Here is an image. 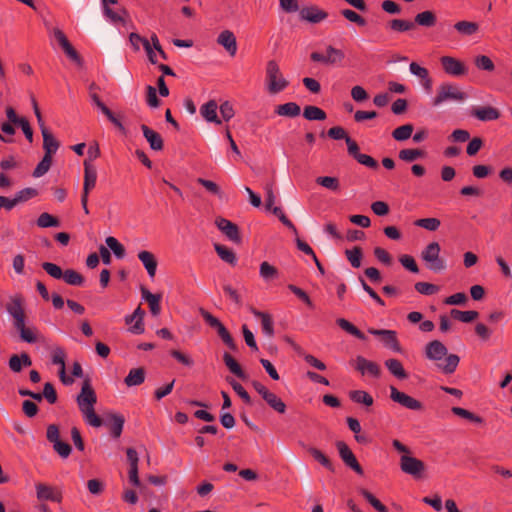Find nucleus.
Masks as SVG:
<instances>
[{"instance_id":"1","label":"nucleus","mask_w":512,"mask_h":512,"mask_svg":"<svg viewBox=\"0 0 512 512\" xmlns=\"http://www.w3.org/2000/svg\"><path fill=\"white\" fill-rule=\"evenodd\" d=\"M425 356L433 362L444 374H452L459 365L460 358L456 354H448V349L439 340L429 342L425 347Z\"/></svg>"},{"instance_id":"2","label":"nucleus","mask_w":512,"mask_h":512,"mask_svg":"<svg viewBox=\"0 0 512 512\" xmlns=\"http://www.w3.org/2000/svg\"><path fill=\"white\" fill-rule=\"evenodd\" d=\"M76 401L84 420L93 427H100L102 420L96 415L94 410L97 397L89 381L83 383L81 392L77 396Z\"/></svg>"},{"instance_id":"3","label":"nucleus","mask_w":512,"mask_h":512,"mask_svg":"<svg viewBox=\"0 0 512 512\" xmlns=\"http://www.w3.org/2000/svg\"><path fill=\"white\" fill-rule=\"evenodd\" d=\"M289 85V81L284 77L278 63L275 60H269L265 68V87L269 94L275 95L284 91Z\"/></svg>"},{"instance_id":"4","label":"nucleus","mask_w":512,"mask_h":512,"mask_svg":"<svg viewBox=\"0 0 512 512\" xmlns=\"http://www.w3.org/2000/svg\"><path fill=\"white\" fill-rule=\"evenodd\" d=\"M468 98L467 94L453 83H442L437 88V93L432 99V106L439 107L445 102L455 101L462 102Z\"/></svg>"},{"instance_id":"5","label":"nucleus","mask_w":512,"mask_h":512,"mask_svg":"<svg viewBox=\"0 0 512 512\" xmlns=\"http://www.w3.org/2000/svg\"><path fill=\"white\" fill-rule=\"evenodd\" d=\"M440 245L438 242L429 243L421 252V258L426 263L428 269L439 272L445 269V263L440 258Z\"/></svg>"},{"instance_id":"6","label":"nucleus","mask_w":512,"mask_h":512,"mask_svg":"<svg viewBox=\"0 0 512 512\" xmlns=\"http://www.w3.org/2000/svg\"><path fill=\"white\" fill-rule=\"evenodd\" d=\"M98 86L95 83H91L89 86V96L92 103L109 119V121L117 127L121 132L125 133L126 129L123 124L114 116L111 110L100 100L96 91Z\"/></svg>"},{"instance_id":"7","label":"nucleus","mask_w":512,"mask_h":512,"mask_svg":"<svg viewBox=\"0 0 512 512\" xmlns=\"http://www.w3.org/2000/svg\"><path fill=\"white\" fill-rule=\"evenodd\" d=\"M6 311L11 316L13 320V325L16 323H20L24 319H26L25 310H24V298L21 294L16 293L9 297L8 302L6 303Z\"/></svg>"},{"instance_id":"8","label":"nucleus","mask_w":512,"mask_h":512,"mask_svg":"<svg viewBox=\"0 0 512 512\" xmlns=\"http://www.w3.org/2000/svg\"><path fill=\"white\" fill-rule=\"evenodd\" d=\"M400 468L402 472L414 478H420L425 470V464L415 457L402 455L400 458Z\"/></svg>"},{"instance_id":"9","label":"nucleus","mask_w":512,"mask_h":512,"mask_svg":"<svg viewBox=\"0 0 512 512\" xmlns=\"http://www.w3.org/2000/svg\"><path fill=\"white\" fill-rule=\"evenodd\" d=\"M390 398L393 402L414 411L422 410L423 405L417 399L409 396L408 394L399 391L394 386H390Z\"/></svg>"},{"instance_id":"10","label":"nucleus","mask_w":512,"mask_h":512,"mask_svg":"<svg viewBox=\"0 0 512 512\" xmlns=\"http://www.w3.org/2000/svg\"><path fill=\"white\" fill-rule=\"evenodd\" d=\"M36 497L39 501H52L60 503L62 501V491L55 486L45 483L35 484Z\"/></svg>"},{"instance_id":"11","label":"nucleus","mask_w":512,"mask_h":512,"mask_svg":"<svg viewBox=\"0 0 512 512\" xmlns=\"http://www.w3.org/2000/svg\"><path fill=\"white\" fill-rule=\"evenodd\" d=\"M441 66L444 72L453 77H460L467 73L466 65L452 56H443L440 58Z\"/></svg>"},{"instance_id":"12","label":"nucleus","mask_w":512,"mask_h":512,"mask_svg":"<svg viewBox=\"0 0 512 512\" xmlns=\"http://www.w3.org/2000/svg\"><path fill=\"white\" fill-rule=\"evenodd\" d=\"M336 447L342 461L353 471H355L358 475H362L363 469L358 463L355 455L353 454L349 446L343 441H337Z\"/></svg>"},{"instance_id":"13","label":"nucleus","mask_w":512,"mask_h":512,"mask_svg":"<svg viewBox=\"0 0 512 512\" xmlns=\"http://www.w3.org/2000/svg\"><path fill=\"white\" fill-rule=\"evenodd\" d=\"M368 332L371 335L381 337V340L385 347L389 348L394 352H401V346L398 342L396 331L370 328Z\"/></svg>"},{"instance_id":"14","label":"nucleus","mask_w":512,"mask_h":512,"mask_svg":"<svg viewBox=\"0 0 512 512\" xmlns=\"http://www.w3.org/2000/svg\"><path fill=\"white\" fill-rule=\"evenodd\" d=\"M65 359L66 352L62 347L55 346L52 348L51 362L54 365L59 366V377L63 384L70 385L73 383V379L66 376Z\"/></svg>"},{"instance_id":"15","label":"nucleus","mask_w":512,"mask_h":512,"mask_svg":"<svg viewBox=\"0 0 512 512\" xmlns=\"http://www.w3.org/2000/svg\"><path fill=\"white\" fill-rule=\"evenodd\" d=\"M354 363L355 369L363 376L369 375L374 378H379L381 375L380 366L376 362L370 361L363 356H357Z\"/></svg>"},{"instance_id":"16","label":"nucleus","mask_w":512,"mask_h":512,"mask_svg":"<svg viewBox=\"0 0 512 512\" xmlns=\"http://www.w3.org/2000/svg\"><path fill=\"white\" fill-rule=\"evenodd\" d=\"M216 225L218 229L226 235V237L236 243L239 244L241 242V237L239 234L238 227L232 223L231 221L225 219V218H218L216 220Z\"/></svg>"},{"instance_id":"17","label":"nucleus","mask_w":512,"mask_h":512,"mask_svg":"<svg viewBox=\"0 0 512 512\" xmlns=\"http://www.w3.org/2000/svg\"><path fill=\"white\" fill-rule=\"evenodd\" d=\"M144 314L145 312L141 309V307H137L131 315L125 316L124 320L126 324H131L132 321H135V324L128 329L130 333L135 335L144 333Z\"/></svg>"},{"instance_id":"18","label":"nucleus","mask_w":512,"mask_h":512,"mask_svg":"<svg viewBox=\"0 0 512 512\" xmlns=\"http://www.w3.org/2000/svg\"><path fill=\"white\" fill-rule=\"evenodd\" d=\"M217 43L221 45L230 56H235L237 52V41L234 33L230 30L222 31L217 37Z\"/></svg>"},{"instance_id":"19","label":"nucleus","mask_w":512,"mask_h":512,"mask_svg":"<svg viewBox=\"0 0 512 512\" xmlns=\"http://www.w3.org/2000/svg\"><path fill=\"white\" fill-rule=\"evenodd\" d=\"M32 360L27 353L13 354L8 360L9 369L14 373L21 372L24 368L30 367Z\"/></svg>"},{"instance_id":"20","label":"nucleus","mask_w":512,"mask_h":512,"mask_svg":"<svg viewBox=\"0 0 512 512\" xmlns=\"http://www.w3.org/2000/svg\"><path fill=\"white\" fill-rule=\"evenodd\" d=\"M217 109H218V105H217L216 101L210 100L201 106L200 114L207 122H211V123L220 125L222 123V121L217 115Z\"/></svg>"},{"instance_id":"21","label":"nucleus","mask_w":512,"mask_h":512,"mask_svg":"<svg viewBox=\"0 0 512 512\" xmlns=\"http://www.w3.org/2000/svg\"><path fill=\"white\" fill-rule=\"evenodd\" d=\"M97 181L96 168L90 163L89 160L84 161V183L83 189L85 192L91 191L95 188Z\"/></svg>"},{"instance_id":"22","label":"nucleus","mask_w":512,"mask_h":512,"mask_svg":"<svg viewBox=\"0 0 512 512\" xmlns=\"http://www.w3.org/2000/svg\"><path fill=\"white\" fill-rule=\"evenodd\" d=\"M138 259L146 269L149 277L153 278L157 270V260L153 253L142 250L138 253Z\"/></svg>"},{"instance_id":"23","label":"nucleus","mask_w":512,"mask_h":512,"mask_svg":"<svg viewBox=\"0 0 512 512\" xmlns=\"http://www.w3.org/2000/svg\"><path fill=\"white\" fill-rule=\"evenodd\" d=\"M25 320L13 325L19 332L20 338L27 343H35L38 340V331L35 327H27Z\"/></svg>"},{"instance_id":"24","label":"nucleus","mask_w":512,"mask_h":512,"mask_svg":"<svg viewBox=\"0 0 512 512\" xmlns=\"http://www.w3.org/2000/svg\"><path fill=\"white\" fill-rule=\"evenodd\" d=\"M141 130L143 132V135L147 142L149 143V146L152 150L160 151L163 149V140L160 134L155 132L154 130L150 129L146 125L141 126Z\"/></svg>"},{"instance_id":"25","label":"nucleus","mask_w":512,"mask_h":512,"mask_svg":"<svg viewBox=\"0 0 512 512\" xmlns=\"http://www.w3.org/2000/svg\"><path fill=\"white\" fill-rule=\"evenodd\" d=\"M301 19L310 23H319L328 17V14L317 7L303 9L300 13Z\"/></svg>"},{"instance_id":"26","label":"nucleus","mask_w":512,"mask_h":512,"mask_svg":"<svg viewBox=\"0 0 512 512\" xmlns=\"http://www.w3.org/2000/svg\"><path fill=\"white\" fill-rule=\"evenodd\" d=\"M252 313L261 321L262 331L267 337L274 336V323L270 314L253 309Z\"/></svg>"},{"instance_id":"27","label":"nucleus","mask_w":512,"mask_h":512,"mask_svg":"<svg viewBox=\"0 0 512 512\" xmlns=\"http://www.w3.org/2000/svg\"><path fill=\"white\" fill-rule=\"evenodd\" d=\"M472 114L480 121H493L500 117V112L491 106L476 108Z\"/></svg>"},{"instance_id":"28","label":"nucleus","mask_w":512,"mask_h":512,"mask_svg":"<svg viewBox=\"0 0 512 512\" xmlns=\"http://www.w3.org/2000/svg\"><path fill=\"white\" fill-rule=\"evenodd\" d=\"M142 298L145 301H147L152 315L158 316L161 311V308H160L161 295L153 294L149 290L142 288Z\"/></svg>"},{"instance_id":"29","label":"nucleus","mask_w":512,"mask_h":512,"mask_svg":"<svg viewBox=\"0 0 512 512\" xmlns=\"http://www.w3.org/2000/svg\"><path fill=\"white\" fill-rule=\"evenodd\" d=\"M43 136V149L45 151V155H50L52 157L59 148V142L55 139L53 134L49 131L41 132Z\"/></svg>"},{"instance_id":"30","label":"nucleus","mask_w":512,"mask_h":512,"mask_svg":"<svg viewBox=\"0 0 512 512\" xmlns=\"http://www.w3.org/2000/svg\"><path fill=\"white\" fill-rule=\"evenodd\" d=\"M437 22V17L434 12L430 10L422 11L416 14L414 24L422 27H433Z\"/></svg>"},{"instance_id":"31","label":"nucleus","mask_w":512,"mask_h":512,"mask_svg":"<svg viewBox=\"0 0 512 512\" xmlns=\"http://www.w3.org/2000/svg\"><path fill=\"white\" fill-rule=\"evenodd\" d=\"M385 366L389 372L398 379H406L408 377L402 363L397 359H388L385 361Z\"/></svg>"},{"instance_id":"32","label":"nucleus","mask_w":512,"mask_h":512,"mask_svg":"<svg viewBox=\"0 0 512 512\" xmlns=\"http://www.w3.org/2000/svg\"><path fill=\"white\" fill-rule=\"evenodd\" d=\"M350 399L357 403L362 404L366 407H370L374 403L373 397L364 390H353L349 392Z\"/></svg>"},{"instance_id":"33","label":"nucleus","mask_w":512,"mask_h":512,"mask_svg":"<svg viewBox=\"0 0 512 512\" xmlns=\"http://www.w3.org/2000/svg\"><path fill=\"white\" fill-rule=\"evenodd\" d=\"M275 112L279 116H285V117H296L300 115L301 109L298 104L295 102H288L282 105H279L276 107Z\"/></svg>"},{"instance_id":"34","label":"nucleus","mask_w":512,"mask_h":512,"mask_svg":"<svg viewBox=\"0 0 512 512\" xmlns=\"http://www.w3.org/2000/svg\"><path fill=\"white\" fill-rule=\"evenodd\" d=\"M145 380V371L143 368L131 369L128 375L125 377V384L129 387L138 386Z\"/></svg>"},{"instance_id":"35","label":"nucleus","mask_w":512,"mask_h":512,"mask_svg":"<svg viewBox=\"0 0 512 512\" xmlns=\"http://www.w3.org/2000/svg\"><path fill=\"white\" fill-rule=\"evenodd\" d=\"M214 248L221 260L231 265L236 264L237 258L232 249L221 244H214Z\"/></svg>"},{"instance_id":"36","label":"nucleus","mask_w":512,"mask_h":512,"mask_svg":"<svg viewBox=\"0 0 512 512\" xmlns=\"http://www.w3.org/2000/svg\"><path fill=\"white\" fill-rule=\"evenodd\" d=\"M303 116L309 121H323L327 117L325 111L313 105L304 108Z\"/></svg>"},{"instance_id":"37","label":"nucleus","mask_w":512,"mask_h":512,"mask_svg":"<svg viewBox=\"0 0 512 512\" xmlns=\"http://www.w3.org/2000/svg\"><path fill=\"white\" fill-rule=\"evenodd\" d=\"M344 57H345V55L342 50L337 49L333 46H328L326 48V54H325L326 65L340 64L343 61Z\"/></svg>"},{"instance_id":"38","label":"nucleus","mask_w":512,"mask_h":512,"mask_svg":"<svg viewBox=\"0 0 512 512\" xmlns=\"http://www.w3.org/2000/svg\"><path fill=\"white\" fill-rule=\"evenodd\" d=\"M259 274L264 281H271L279 276L277 268L266 261L260 264Z\"/></svg>"},{"instance_id":"39","label":"nucleus","mask_w":512,"mask_h":512,"mask_svg":"<svg viewBox=\"0 0 512 512\" xmlns=\"http://www.w3.org/2000/svg\"><path fill=\"white\" fill-rule=\"evenodd\" d=\"M454 28L460 34H462L464 36H470V35L475 34L478 31L479 26L475 22L459 21V22L455 23Z\"/></svg>"},{"instance_id":"40","label":"nucleus","mask_w":512,"mask_h":512,"mask_svg":"<svg viewBox=\"0 0 512 512\" xmlns=\"http://www.w3.org/2000/svg\"><path fill=\"white\" fill-rule=\"evenodd\" d=\"M263 399L272 409L278 413L282 414L286 411L285 403L273 392L270 391L267 395H265Z\"/></svg>"},{"instance_id":"41","label":"nucleus","mask_w":512,"mask_h":512,"mask_svg":"<svg viewBox=\"0 0 512 512\" xmlns=\"http://www.w3.org/2000/svg\"><path fill=\"white\" fill-rule=\"evenodd\" d=\"M105 243H106L108 249H110L114 253L116 258H118V259L124 258L125 248L115 237L108 236L105 239Z\"/></svg>"},{"instance_id":"42","label":"nucleus","mask_w":512,"mask_h":512,"mask_svg":"<svg viewBox=\"0 0 512 512\" xmlns=\"http://www.w3.org/2000/svg\"><path fill=\"white\" fill-rule=\"evenodd\" d=\"M389 27L395 32H407L415 27L414 22L404 19H392L389 22Z\"/></svg>"},{"instance_id":"43","label":"nucleus","mask_w":512,"mask_h":512,"mask_svg":"<svg viewBox=\"0 0 512 512\" xmlns=\"http://www.w3.org/2000/svg\"><path fill=\"white\" fill-rule=\"evenodd\" d=\"M398 156L402 161L413 162L419 158H423L425 156V152L420 149L408 148L402 149Z\"/></svg>"},{"instance_id":"44","label":"nucleus","mask_w":512,"mask_h":512,"mask_svg":"<svg viewBox=\"0 0 512 512\" xmlns=\"http://www.w3.org/2000/svg\"><path fill=\"white\" fill-rule=\"evenodd\" d=\"M62 278L69 285L82 286L84 284L83 276L73 269L65 270Z\"/></svg>"},{"instance_id":"45","label":"nucleus","mask_w":512,"mask_h":512,"mask_svg":"<svg viewBox=\"0 0 512 512\" xmlns=\"http://www.w3.org/2000/svg\"><path fill=\"white\" fill-rule=\"evenodd\" d=\"M413 133V125L412 124H405L402 126L397 127L392 132V137L396 141H405L411 137Z\"/></svg>"},{"instance_id":"46","label":"nucleus","mask_w":512,"mask_h":512,"mask_svg":"<svg viewBox=\"0 0 512 512\" xmlns=\"http://www.w3.org/2000/svg\"><path fill=\"white\" fill-rule=\"evenodd\" d=\"M223 360L231 373L235 374L239 378H245V373L241 369L240 365L230 354L224 353Z\"/></svg>"},{"instance_id":"47","label":"nucleus","mask_w":512,"mask_h":512,"mask_svg":"<svg viewBox=\"0 0 512 512\" xmlns=\"http://www.w3.org/2000/svg\"><path fill=\"white\" fill-rule=\"evenodd\" d=\"M360 494L367 500V502L378 512H388V509L383 505L372 493L366 489H360Z\"/></svg>"},{"instance_id":"48","label":"nucleus","mask_w":512,"mask_h":512,"mask_svg":"<svg viewBox=\"0 0 512 512\" xmlns=\"http://www.w3.org/2000/svg\"><path fill=\"white\" fill-rule=\"evenodd\" d=\"M110 420V431L113 437L119 438L122 433L125 420L121 415L118 414L111 415Z\"/></svg>"},{"instance_id":"49","label":"nucleus","mask_w":512,"mask_h":512,"mask_svg":"<svg viewBox=\"0 0 512 512\" xmlns=\"http://www.w3.org/2000/svg\"><path fill=\"white\" fill-rule=\"evenodd\" d=\"M316 183L332 191H338L340 189V183L336 177L320 176L316 178Z\"/></svg>"},{"instance_id":"50","label":"nucleus","mask_w":512,"mask_h":512,"mask_svg":"<svg viewBox=\"0 0 512 512\" xmlns=\"http://www.w3.org/2000/svg\"><path fill=\"white\" fill-rule=\"evenodd\" d=\"M337 324L339 325V327H341L347 333L355 336L356 338L361 339V340L365 339V335L357 327H355L353 324H351L346 319L339 318L337 320Z\"/></svg>"},{"instance_id":"51","label":"nucleus","mask_w":512,"mask_h":512,"mask_svg":"<svg viewBox=\"0 0 512 512\" xmlns=\"http://www.w3.org/2000/svg\"><path fill=\"white\" fill-rule=\"evenodd\" d=\"M345 255L352 267L359 268L361 266V260H362L363 254H362V250L359 247H354L353 249H347L345 251Z\"/></svg>"},{"instance_id":"52","label":"nucleus","mask_w":512,"mask_h":512,"mask_svg":"<svg viewBox=\"0 0 512 512\" xmlns=\"http://www.w3.org/2000/svg\"><path fill=\"white\" fill-rule=\"evenodd\" d=\"M51 164H52V157L50 155H44L42 160L38 163V165L34 169L33 176L35 178H39V177L45 175L49 171Z\"/></svg>"},{"instance_id":"53","label":"nucleus","mask_w":512,"mask_h":512,"mask_svg":"<svg viewBox=\"0 0 512 512\" xmlns=\"http://www.w3.org/2000/svg\"><path fill=\"white\" fill-rule=\"evenodd\" d=\"M414 224L416 226L424 228L428 231H436L440 227L441 222L439 219L431 217V218L418 219L415 221Z\"/></svg>"},{"instance_id":"54","label":"nucleus","mask_w":512,"mask_h":512,"mask_svg":"<svg viewBox=\"0 0 512 512\" xmlns=\"http://www.w3.org/2000/svg\"><path fill=\"white\" fill-rule=\"evenodd\" d=\"M452 413L459 416V417H462L464 419H467L469 421H472L474 423H477V424H481L483 422V419L479 416H477L476 414L464 409V408H461V407H453L451 409Z\"/></svg>"},{"instance_id":"55","label":"nucleus","mask_w":512,"mask_h":512,"mask_svg":"<svg viewBox=\"0 0 512 512\" xmlns=\"http://www.w3.org/2000/svg\"><path fill=\"white\" fill-rule=\"evenodd\" d=\"M265 191V208L271 210L276 203V194L274 192V184L272 182L266 183L264 186Z\"/></svg>"},{"instance_id":"56","label":"nucleus","mask_w":512,"mask_h":512,"mask_svg":"<svg viewBox=\"0 0 512 512\" xmlns=\"http://www.w3.org/2000/svg\"><path fill=\"white\" fill-rule=\"evenodd\" d=\"M309 453L313 456V458L318 461L321 465H323L329 471H334V466L331 461L319 450L316 448H310Z\"/></svg>"},{"instance_id":"57","label":"nucleus","mask_w":512,"mask_h":512,"mask_svg":"<svg viewBox=\"0 0 512 512\" xmlns=\"http://www.w3.org/2000/svg\"><path fill=\"white\" fill-rule=\"evenodd\" d=\"M37 225L41 228L57 227L59 222L49 213H42L37 219Z\"/></svg>"},{"instance_id":"58","label":"nucleus","mask_w":512,"mask_h":512,"mask_svg":"<svg viewBox=\"0 0 512 512\" xmlns=\"http://www.w3.org/2000/svg\"><path fill=\"white\" fill-rule=\"evenodd\" d=\"M415 289L418 293L423 295H432L439 291V286L427 283V282H417L415 284Z\"/></svg>"},{"instance_id":"59","label":"nucleus","mask_w":512,"mask_h":512,"mask_svg":"<svg viewBox=\"0 0 512 512\" xmlns=\"http://www.w3.org/2000/svg\"><path fill=\"white\" fill-rule=\"evenodd\" d=\"M129 42L135 51H139L141 45L145 49L150 44V41L148 39L140 36L138 33L135 32L130 33Z\"/></svg>"},{"instance_id":"60","label":"nucleus","mask_w":512,"mask_h":512,"mask_svg":"<svg viewBox=\"0 0 512 512\" xmlns=\"http://www.w3.org/2000/svg\"><path fill=\"white\" fill-rule=\"evenodd\" d=\"M38 194V191L35 189V188H24L20 191H18L16 194H15V201L16 203H20V202H25L35 196H37Z\"/></svg>"},{"instance_id":"61","label":"nucleus","mask_w":512,"mask_h":512,"mask_svg":"<svg viewBox=\"0 0 512 512\" xmlns=\"http://www.w3.org/2000/svg\"><path fill=\"white\" fill-rule=\"evenodd\" d=\"M341 14L344 18H346L347 20H349L350 22H353L359 26H364L366 25V21L365 19L360 16L358 13H356L355 11L351 10V9H343L341 11Z\"/></svg>"},{"instance_id":"62","label":"nucleus","mask_w":512,"mask_h":512,"mask_svg":"<svg viewBox=\"0 0 512 512\" xmlns=\"http://www.w3.org/2000/svg\"><path fill=\"white\" fill-rule=\"evenodd\" d=\"M42 268L54 279H61L64 273L58 265L51 262H44Z\"/></svg>"},{"instance_id":"63","label":"nucleus","mask_w":512,"mask_h":512,"mask_svg":"<svg viewBox=\"0 0 512 512\" xmlns=\"http://www.w3.org/2000/svg\"><path fill=\"white\" fill-rule=\"evenodd\" d=\"M475 65L478 69L485 71H492L495 67L493 61L486 55L477 56L475 58Z\"/></svg>"},{"instance_id":"64","label":"nucleus","mask_w":512,"mask_h":512,"mask_svg":"<svg viewBox=\"0 0 512 512\" xmlns=\"http://www.w3.org/2000/svg\"><path fill=\"white\" fill-rule=\"evenodd\" d=\"M219 109H220L221 117L223 118L224 121L231 120L235 115L233 105L229 101L223 102L220 105Z\"/></svg>"}]
</instances>
